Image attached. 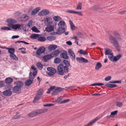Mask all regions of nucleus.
Returning a JSON list of instances; mask_svg holds the SVG:
<instances>
[{
  "label": "nucleus",
  "mask_w": 126,
  "mask_h": 126,
  "mask_svg": "<svg viewBox=\"0 0 126 126\" xmlns=\"http://www.w3.org/2000/svg\"><path fill=\"white\" fill-rule=\"evenodd\" d=\"M113 34L115 37L111 35H110L109 40L113 46L118 51H119L121 47L117 40L119 41H121L123 40V38L119 33L117 32L114 31Z\"/></svg>",
  "instance_id": "1"
},
{
  "label": "nucleus",
  "mask_w": 126,
  "mask_h": 126,
  "mask_svg": "<svg viewBox=\"0 0 126 126\" xmlns=\"http://www.w3.org/2000/svg\"><path fill=\"white\" fill-rule=\"evenodd\" d=\"M6 22L8 23L7 26L9 27H3L1 28V30L10 31L11 30V28L13 29H16L20 28L21 25L19 24H14L16 23L17 21L16 20L12 18H9L6 20Z\"/></svg>",
  "instance_id": "2"
},
{
  "label": "nucleus",
  "mask_w": 126,
  "mask_h": 126,
  "mask_svg": "<svg viewBox=\"0 0 126 126\" xmlns=\"http://www.w3.org/2000/svg\"><path fill=\"white\" fill-rule=\"evenodd\" d=\"M47 109H40L38 110L32 111L28 114V115L29 117H32L36 115H37L40 114L45 113L47 111Z\"/></svg>",
  "instance_id": "3"
},
{
  "label": "nucleus",
  "mask_w": 126,
  "mask_h": 126,
  "mask_svg": "<svg viewBox=\"0 0 126 126\" xmlns=\"http://www.w3.org/2000/svg\"><path fill=\"white\" fill-rule=\"evenodd\" d=\"M57 71L58 74L61 75H63L64 73H67L68 72L67 70H65L64 66L62 64H60L58 66Z\"/></svg>",
  "instance_id": "4"
},
{
  "label": "nucleus",
  "mask_w": 126,
  "mask_h": 126,
  "mask_svg": "<svg viewBox=\"0 0 126 126\" xmlns=\"http://www.w3.org/2000/svg\"><path fill=\"white\" fill-rule=\"evenodd\" d=\"M47 70L48 71L47 73L48 75L50 77H52L56 73V70L54 68L52 67H48Z\"/></svg>",
  "instance_id": "5"
},
{
  "label": "nucleus",
  "mask_w": 126,
  "mask_h": 126,
  "mask_svg": "<svg viewBox=\"0 0 126 126\" xmlns=\"http://www.w3.org/2000/svg\"><path fill=\"white\" fill-rule=\"evenodd\" d=\"M69 54L70 55V57L72 61L75 60V55L74 51L71 49H69L68 50Z\"/></svg>",
  "instance_id": "6"
},
{
  "label": "nucleus",
  "mask_w": 126,
  "mask_h": 126,
  "mask_svg": "<svg viewBox=\"0 0 126 126\" xmlns=\"http://www.w3.org/2000/svg\"><path fill=\"white\" fill-rule=\"evenodd\" d=\"M52 23V22L50 21L48 22V24L49 25V26L47 27L46 28V30L48 32H50L54 30V27L53 25H50Z\"/></svg>",
  "instance_id": "7"
},
{
  "label": "nucleus",
  "mask_w": 126,
  "mask_h": 126,
  "mask_svg": "<svg viewBox=\"0 0 126 126\" xmlns=\"http://www.w3.org/2000/svg\"><path fill=\"white\" fill-rule=\"evenodd\" d=\"M76 60L77 62L80 63H88V60L82 57H77L76 58Z\"/></svg>",
  "instance_id": "8"
},
{
  "label": "nucleus",
  "mask_w": 126,
  "mask_h": 126,
  "mask_svg": "<svg viewBox=\"0 0 126 126\" xmlns=\"http://www.w3.org/2000/svg\"><path fill=\"white\" fill-rule=\"evenodd\" d=\"M49 12V11L48 10L46 9H44L40 12L38 13V15L40 16H46L48 14Z\"/></svg>",
  "instance_id": "9"
},
{
  "label": "nucleus",
  "mask_w": 126,
  "mask_h": 126,
  "mask_svg": "<svg viewBox=\"0 0 126 126\" xmlns=\"http://www.w3.org/2000/svg\"><path fill=\"white\" fill-rule=\"evenodd\" d=\"M65 29L64 28H61L59 27L57 30V31L55 32L56 34L59 35L65 32Z\"/></svg>",
  "instance_id": "10"
},
{
  "label": "nucleus",
  "mask_w": 126,
  "mask_h": 126,
  "mask_svg": "<svg viewBox=\"0 0 126 126\" xmlns=\"http://www.w3.org/2000/svg\"><path fill=\"white\" fill-rule=\"evenodd\" d=\"M45 47H40L36 52V54L37 55L44 53L45 51Z\"/></svg>",
  "instance_id": "11"
},
{
  "label": "nucleus",
  "mask_w": 126,
  "mask_h": 126,
  "mask_svg": "<svg viewBox=\"0 0 126 126\" xmlns=\"http://www.w3.org/2000/svg\"><path fill=\"white\" fill-rule=\"evenodd\" d=\"M3 94L5 96L9 97L12 95V92L10 90H7L4 91L3 92Z\"/></svg>",
  "instance_id": "12"
},
{
  "label": "nucleus",
  "mask_w": 126,
  "mask_h": 126,
  "mask_svg": "<svg viewBox=\"0 0 126 126\" xmlns=\"http://www.w3.org/2000/svg\"><path fill=\"white\" fill-rule=\"evenodd\" d=\"M67 53L66 51H64V52L62 53L60 56L61 58L64 59H68L69 58V56L67 55Z\"/></svg>",
  "instance_id": "13"
},
{
  "label": "nucleus",
  "mask_w": 126,
  "mask_h": 126,
  "mask_svg": "<svg viewBox=\"0 0 126 126\" xmlns=\"http://www.w3.org/2000/svg\"><path fill=\"white\" fill-rule=\"evenodd\" d=\"M63 62L65 65V66H64L65 70H67L68 71L69 68H68V67L70 66V64L69 62L68 61L66 60H63Z\"/></svg>",
  "instance_id": "14"
},
{
  "label": "nucleus",
  "mask_w": 126,
  "mask_h": 126,
  "mask_svg": "<svg viewBox=\"0 0 126 126\" xmlns=\"http://www.w3.org/2000/svg\"><path fill=\"white\" fill-rule=\"evenodd\" d=\"M67 12L69 13L77 14L81 16H82V12L80 11L77 12L73 10H68L67 11Z\"/></svg>",
  "instance_id": "15"
},
{
  "label": "nucleus",
  "mask_w": 126,
  "mask_h": 126,
  "mask_svg": "<svg viewBox=\"0 0 126 126\" xmlns=\"http://www.w3.org/2000/svg\"><path fill=\"white\" fill-rule=\"evenodd\" d=\"M37 73V71L33 72V73L30 72L29 74L30 79L33 81V79H34V77L36 75Z\"/></svg>",
  "instance_id": "16"
},
{
  "label": "nucleus",
  "mask_w": 126,
  "mask_h": 126,
  "mask_svg": "<svg viewBox=\"0 0 126 126\" xmlns=\"http://www.w3.org/2000/svg\"><path fill=\"white\" fill-rule=\"evenodd\" d=\"M21 90V88L17 86H14L13 88V92L15 93H17Z\"/></svg>",
  "instance_id": "17"
},
{
  "label": "nucleus",
  "mask_w": 126,
  "mask_h": 126,
  "mask_svg": "<svg viewBox=\"0 0 126 126\" xmlns=\"http://www.w3.org/2000/svg\"><path fill=\"white\" fill-rule=\"evenodd\" d=\"M5 82L7 84H10L13 82V79L10 77H8L6 78L5 79Z\"/></svg>",
  "instance_id": "18"
},
{
  "label": "nucleus",
  "mask_w": 126,
  "mask_h": 126,
  "mask_svg": "<svg viewBox=\"0 0 126 126\" xmlns=\"http://www.w3.org/2000/svg\"><path fill=\"white\" fill-rule=\"evenodd\" d=\"M40 7H37L34 9L32 12L31 14L32 15H34L37 14L40 10Z\"/></svg>",
  "instance_id": "19"
},
{
  "label": "nucleus",
  "mask_w": 126,
  "mask_h": 126,
  "mask_svg": "<svg viewBox=\"0 0 126 126\" xmlns=\"http://www.w3.org/2000/svg\"><path fill=\"white\" fill-rule=\"evenodd\" d=\"M52 57L53 56L51 54H50L45 55L43 58L44 61H47Z\"/></svg>",
  "instance_id": "20"
},
{
  "label": "nucleus",
  "mask_w": 126,
  "mask_h": 126,
  "mask_svg": "<svg viewBox=\"0 0 126 126\" xmlns=\"http://www.w3.org/2000/svg\"><path fill=\"white\" fill-rule=\"evenodd\" d=\"M102 66V64L100 63L99 62H97L95 67V70H98Z\"/></svg>",
  "instance_id": "21"
},
{
  "label": "nucleus",
  "mask_w": 126,
  "mask_h": 126,
  "mask_svg": "<svg viewBox=\"0 0 126 126\" xmlns=\"http://www.w3.org/2000/svg\"><path fill=\"white\" fill-rule=\"evenodd\" d=\"M122 55L121 54L117 55L115 56L114 57V62H116L119 60L121 58Z\"/></svg>",
  "instance_id": "22"
},
{
  "label": "nucleus",
  "mask_w": 126,
  "mask_h": 126,
  "mask_svg": "<svg viewBox=\"0 0 126 126\" xmlns=\"http://www.w3.org/2000/svg\"><path fill=\"white\" fill-rule=\"evenodd\" d=\"M57 47V46L55 45H52L49 46L48 48L50 50H53L56 49Z\"/></svg>",
  "instance_id": "23"
},
{
  "label": "nucleus",
  "mask_w": 126,
  "mask_h": 126,
  "mask_svg": "<svg viewBox=\"0 0 126 126\" xmlns=\"http://www.w3.org/2000/svg\"><path fill=\"white\" fill-rule=\"evenodd\" d=\"M106 86L110 88H114L117 86V85L115 84H112L109 83H107L106 84Z\"/></svg>",
  "instance_id": "24"
},
{
  "label": "nucleus",
  "mask_w": 126,
  "mask_h": 126,
  "mask_svg": "<svg viewBox=\"0 0 126 126\" xmlns=\"http://www.w3.org/2000/svg\"><path fill=\"white\" fill-rule=\"evenodd\" d=\"M69 23L70 25L71 28L72 30V31L75 30V28H76V27L75 26L72 21L71 20H69Z\"/></svg>",
  "instance_id": "25"
},
{
  "label": "nucleus",
  "mask_w": 126,
  "mask_h": 126,
  "mask_svg": "<svg viewBox=\"0 0 126 126\" xmlns=\"http://www.w3.org/2000/svg\"><path fill=\"white\" fill-rule=\"evenodd\" d=\"M39 34H32L31 36V38L34 39H36L39 37Z\"/></svg>",
  "instance_id": "26"
},
{
  "label": "nucleus",
  "mask_w": 126,
  "mask_h": 126,
  "mask_svg": "<svg viewBox=\"0 0 126 126\" xmlns=\"http://www.w3.org/2000/svg\"><path fill=\"white\" fill-rule=\"evenodd\" d=\"M16 86H17L21 88V87L23 85V83L22 81H18L16 82Z\"/></svg>",
  "instance_id": "27"
},
{
  "label": "nucleus",
  "mask_w": 126,
  "mask_h": 126,
  "mask_svg": "<svg viewBox=\"0 0 126 126\" xmlns=\"http://www.w3.org/2000/svg\"><path fill=\"white\" fill-rule=\"evenodd\" d=\"M105 50V55H109L110 54V53L111 52V50L108 48H104Z\"/></svg>",
  "instance_id": "28"
},
{
  "label": "nucleus",
  "mask_w": 126,
  "mask_h": 126,
  "mask_svg": "<svg viewBox=\"0 0 126 126\" xmlns=\"http://www.w3.org/2000/svg\"><path fill=\"white\" fill-rule=\"evenodd\" d=\"M65 24V22L63 21H60L59 22L58 25L59 27L63 28L64 27Z\"/></svg>",
  "instance_id": "29"
},
{
  "label": "nucleus",
  "mask_w": 126,
  "mask_h": 126,
  "mask_svg": "<svg viewBox=\"0 0 126 126\" xmlns=\"http://www.w3.org/2000/svg\"><path fill=\"white\" fill-rule=\"evenodd\" d=\"M56 37L52 36H48L47 37V40L49 41H52L56 39Z\"/></svg>",
  "instance_id": "30"
},
{
  "label": "nucleus",
  "mask_w": 126,
  "mask_h": 126,
  "mask_svg": "<svg viewBox=\"0 0 126 126\" xmlns=\"http://www.w3.org/2000/svg\"><path fill=\"white\" fill-rule=\"evenodd\" d=\"M10 56L12 59L14 60L17 61L18 60V58L16 55L14 54V53L11 55H10Z\"/></svg>",
  "instance_id": "31"
},
{
  "label": "nucleus",
  "mask_w": 126,
  "mask_h": 126,
  "mask_svg": "<svg viewBox=\"0 0 126 126\" xmlns=\"http://www.w3.org/2000/svg\"><path fill=\"white\" fill-rule=\"evenodd\" d=\"M60 52L59 50L57 49L54 51L52 53V54L53 55V56H56L59 54Z\"/></svg>",
  "instance_id": "32"
},
{
  "label": "nucleus",
  "mask_w": 126,
  "mask_h": 126,
  "mask_svg": "<svg viewBox=\"0 0 126 126\" xmlns=\"http://www.w3.org/2000/svg\"><path fill=\"white\" fill-rule=\"evenodd\" d=\"M38 40L39 41L44 42L46 40V38L45 37L40 36L38 38Z\"/></svg>",
  "instance_id": "33"
},
{
  "label": "nucleus",
  "mask_w": 126,
  "mask_h": 126,
  "mask_svg": "<svg viewBox=\"0 0 126 126\" xmlns=\"http://www.w3.org/2000/svg\"><path fill=\"white\" fill-rule=\"evenodd\" d=\"M32 81L30 79L26 80L25 82V84L26 86H29L32 83Z\"/></svg>",
  "instance_id": "34"
},
{
  "label": "nucleus",
  "mask_w": 126,
  "mask_h": 126,
  "mask_svg": "<svg viewBox=\"0 0 126 126\" xmlns=\"http://www.w3.org/2000/svg\"><path fill=\"white\" fill-rule=\"evenodd\" d=\"M52 20L51 17H46L44 19V22L45 23H47L49 21Z\"/></svg>",
  "instance_id": "35"
},
{
  "label": "nucleus",
  "mask_w": 126,
  "mask_h": 126,
  "mask_svg": "<svg viewBox=\"0 0 126 126\" xmlns=\"http://www.w3.org/2000/svg\"><path fill=\"white\" fill-rule=\"evenodd\" d=\"M53 19L56 21H58L60 20L61 18L58 16H55L53 17Z\"/></svg>",
  "instance_id": "36"
},
{
  "label": "nucleus",
  "mask_w": 126,
  "mask_h": 126,
  "mask_svg": "<svg viewBox=\"0 0 126 126\" xmlns=\"http://www.w3.org/2000/svg\"><path fill=\"white\" fill-rule=\"evenodd\" d=\"M113 55L112 53H110V54L108 56V58L112 62H114V57L113 58Z\"/></svg>",
  "instance_id": "37"
},
{
  "label": "nucleus",
  "mask_w": 126,
  "mask_h": 126,
  "mask_svg": "<svg viewBox=\"0 0 126 126\" xmlns=\"http://www.w3.org/2000/svg\"><path fill=\"white\" fill-rule=\"evenodd\" d=\"M8 52L10 54V55L13 54L15 52V49L13 48H11L9 50H8Z\"/></svg>",
  "instance_id": "38"
},
{
  "label": "nucleus",
  "mask_w": 126,
  "mask_h": 126,
  "mask_svg": "<svg viewBox=\"0 0 126 126\" xmlns=\"http://www.w3.org/2000/svg\"><path fill=\"white\" fill-rule=\"evenodd\" d=\"M61 59L60 58H57L54 60V63H60L61 62Z\"/></svg>",
  "instance_id": "39"
},
{
  "label": "nucleus",
  "mask_w": 126,
  "mask_h": 126,
  "mask_svg": "<svg viewBox=\"0 0 126 126\" xmlns=\"http://www.w3.org/2000/svg\"><path fill=\"white\" fill-rule=\"evenodd\" d=\"M32 31L38 33L40 32V31L38 30L35 27H33L32 29Z\"/></svg>",
  "instance_id": "40"
},
{
  "label": "nucleus",
  "mask_w": 126,
  "mask_h": 126,
  "mask_svg": "<svg viewBox=\"0 0 126 126\" xmlns=\"http://www.w3.org/2000/svg\"><path fill=\"white\" fill-rule=\"evenodd\" d=\"M42 96H41V95H39L38 94H37L35 96L34 98V99L33 101H37Z\"/></svg>",
  "instance_id": "41"
},
{
  "label": "nucleus",
  "mask_w": 126,
  "mask_h": 126,
  "mask_svg": "<svg viewBox=\"0 0 126 126\" xmlns=\"http://www.w3.org/2000/svg\"><path fill=\"white\" fill-rule=\"evenodd\" d=\"M79 52L80 54H82L84 55H87L88 53L85 50L81 49L79 51Z\"/></svg>",
  "instance_id": "42"
},
{
  "label": "nucleus",
  "mask_w": 126,
  "mask_h": 126,
  "mask_svg": "<svg viewBox=\"0 0 126 126\" xmlns=\"http://www.w3.org/2000/svg\"><path fill=\"white\" fill-rule=\"evenodd\" d=\"M55 89L58 92H60L62 91L63 90V89L59 87H57Z\"/></svg>",
  "instance_id": "43"
},
{
  "label": "nucleus",
  "mask_w": 126,
  "mask_h": 126,
  "mask_svg": "<svg viewBox=\"0 0 126 126\" xmlns=\"http://www.w3.org/2000/svg\"><path fill=\"white\" fill-rule=\"evenodd\" d=\"M37 65L38 68L42 69L43 68V65L40 62H38L37 63Z\"/></svg>",
  "instance_id": "44"
},
{
  "label": "nucleus",
  "mask_w": 126,
  "mask_h": 126,
  "mask_svg": "<svg viewBox=\"0 0 126 126\" xmlns=\"http://www.w3.org/2000/svg\"><path fill=\"white\" fill-rule=\"evenodd\" d=\"M37 94L42 96V95L43 94V90L41 89H40L37 92Z\"/></svg>",
  "instance_id": "45"
},
{
  "label": "nucleus",
  "mask_w": 126,
  "mask_h": 126,
  "mask_svg": "<svg viewBox=\"0 0 126 126\" xmlns=\"http://www.w3.org/2000/svg\"><path fill=\"white\" fill-rule=\"evenodd\" d=\"M104 84L102 83H93V84H91L90 85L91 86H100V85H103Z\"/></svg>",
  "instance_id": "46"
},
{
  "label": "nucleus",
  "mask_w": 126,
  "mask_h": 126,
  "mask_svg": "<svg viewBox=\"0 0 126 126\" xmlns=\"http://www.w3.org/2000/svg\"><path fill=\"white\" fill-rule=\"evenodd\" d=\"M81 6L82 4L81 3H79L78 5L77 8H76V9L77 10H79V9H81Z\"/></svg>",
  "instance_id": "47"
},
{
  "label": "nucleus",
  "mask_w": 126,
  "mask_h": 126,
  "mask_svg": "<svg viewBox=\"0 0 126 126\" xmlns=\"http://www.w3.org/2000/svg\"><path fill=\"white\" fill-rule=\"evenodd\" d=\"M116 105L117 107H121L123 106V104L119 102H117L116 103Z\"/></svg>",
  "instance_id": "48"
},
{
  "label": "nucleus",
  "mask_w": 126,
  "mask_h": 126,
  "mask_svg": "<svg viewBox=\"0 0 126 126\" xmlns=\"http://www.w3.org/2000/svg\"><path fill=\"white\" fill-rule=\"evenodd\" d=\"M70 100L69 99H67L62 101L61 102H60L59 103L60 104L65 103L68 102Z\"/></svg>",
  "instance_id": "49"
},
{
  "label": "nucleus",
  "mask_w": 126,
  "mask_h": 126,
  "mask_svg": "<svg viewBox=\"0 0 126 126\" xmlns=\"http://www.w3.org/2000/svg\"><path fill=\"white\" fill-rule=\"evenodd\" d=\"M20 117V115L16 114L12 118L13 119H17L19 118Z\"/></svg>",
  "instance_id": "50"
},
{
  "label": "nucleus",
  "mask_w": 126,
  "mask_h": 126,
  "mask_svg": "<svg viewBox=\"0 0 126 126\" xmlns=\"http://www.w3.org/2000/svg\"><path fill=\"white\" fill-rule=\"evenodd\" d=\"M58 93V92L55 89L54 90L52 91L51 94L52 95H56Z\"/></svg>",
  "instance_id": "51"
},
{
  "label": "nucleus",
  "mask_w": 126,
  "mask_h": 126,
  "mask_svg": "<svg viewBox=\"0 0 126 126\" xmlns=\"http://www.w3.org/2000/svg\"><path fill=\"white\" fill-rule=\"evenodd\" d=\"M111 78V76H109L106 77L105 79V80L106 81H108L110 80Z\"/></svg>",
  "instance_id": "52"
},
{
  "label": "nucleus",
  "mask_w": 126,
  "mask_h": 126,
  "mask_svg": "<svg viewBox=\"0 0 126 126\" xmlns=\"http://www.w3.org/2000/svg\"><path fill=\"white\" fill-rule=\"evenodd\" d=\"M118 111L117 110H115L114 111L111 112V115H114L116 114L118 112Z\"/></svg>",
  "instance_id": "53"
},
{
  "label": "nucleus",
  "mask_w": 126,
  "mask_h": 126,
  "mask_svg": "<svg viewBox=\"0 0 126 126\" xmlns=\"http://www.w3.org/2000/svg\"><path fill=\"white\" fill-rule=\"evenodd\" d=\"M25 16L24 17V18L25 19L24 21H27L28 20L29 18V17L27 16V15H24Z\"/></svg>",
  "instance_id": "54"
},
{
  "label": "nucleus",
  "mask_w": 126,
  "mask_h": 126,
  "mask_svg": "<svg viewBox=\"0 0 126 126\" xmlns=\"http://www.w3.org/2000/svg\"><path fill=\"white\" fill-rule=\"evenodd\" d=\"M4 82L2 81H0V87H3L4 86Z\"/></svg>",
  "instance_id": "55"
},
{
  "label": "nucleus",
  "mask_w": 126,
  "mask_h": 126,
  "mask_svg": "<svg viewBox=\"0 0 126 126\" xmlns=\"http://www.w3.org/2000/svg\"><path fill=\"white\" fill-rule=\"evenodd\" d=\"M54 104H45L43 105V106L44 107H50L51 106L54 105Z\"/></svg>",
  "instance_id": "56"
},
{
  "label": "nucleus",
  "mask_w": 126,
  "mask_h": 126,
  "mask_svg": "<svg viewBox=\"0 0 126 126\" xmlns=\"http://www.w3.org/2000/svg\"><path fill=\"white\" fill-rule=\"evenodd\" d=\"M71 74V73H68L67 75L64 76L63 77V78L65 79H66L70 76Z\"/></svg>",
  "instance_id": "57"
},
{
  "label": "nucleus",
  "mask_w": 126,
  "mask_h": 126,
  "mask_svg": "<svg viewBox=\"0 0 126 126\" xmlns=\"http://www.w3.org/2000/svg\"><path fill=\"white\" fill-rule=\"evenodd\" d=\"M77 35L79 37L81 38L82 37V34L80 32H79L77 33Z\"/></svg>",
  "instance_id": "58"
},
{
  "label": "nucleus",
  "mask_w": 126,
  "mask_h": 126,
  "mask_svg": "<svg viewBox=\"0 0 126 126\" xmlns=\"http://www.w3.org/2000/svg\"><path fill=\"white\" fill-rule=\"evenodd\" d=\"M55 88V86H51L50 88L48 89L50 90L51 91H52Z\"/></svg>",
  "instance_id": "59"
},
{
  "label": "nucleus",
  "mask_w": 126,
  "mask_h": 126,
  "mask_svg": "<svg viewBox=\"0 0 126 126\" xmlns=\"http://www.w3.org/2000/svg\"><path fill=\"white\" fill-rule=\"evenodd\" d=\"M21 13L18 11H17L15 13V15L16 16H19L20 15Z\"/></svg>",
  "instance_id": "60"
},
{
  "label": "nucleus",
  "mask_w": 126,
  "mask_h": 126,
  "mask_svg": "<svg viewBox=\"0 0 126 126\" xmlns=\"http://www.w3.org/2000/svg\"><path fill=\"white\" fill-rule=\"evenodd\" d=\"M19 37V36L18 35H14L12 37V39L17 38Z\"/></svg>",
  "instance_id": "61"
},
{
  "label": "nucleus",
  "mask_w": 126,
  "mask_h": 126,
  "mask_svg": "<svg viewBox=\"0 0 126 126\" xmlns=\"http://www.w3.org/2000/svg\"><path fill=\"white\" fill-rule=\"evenodd\" d=\"M66 44L69 45H72V43L70 41H68L66 42Z\"/></svg>",
  "instance_id": "62"
},
{
  "label": "nucleus",
  "mask_w": 126,
  "mask_h": 126,
  "mask_svg": "<svg viewBox=\"0 0 126 126\" xmlns=\"http://www.w3.org/2000/svg\"><path fill=\"white\" fill-rule=\"evenodd\" d=\"M125 11H122L119 12V14L120 15H123L125 13Z\"/></svg>",
  "instance_id": "63"
},
{
  "label": "nucleus",
  "mask_w": 126,
  "mask_h": 126,
  "mask_svg": "<svg viewBox=\"0 0 126 126\" xmlns=\"http://www.w3.org/2000/svg\"><path fill=\"white\" fill-rule=\"evenodd\" d=\"M31 68L34 71H36V68L34 66H31Z\"/></svg>",
  "instance_id": "64"
}]
</instances>
